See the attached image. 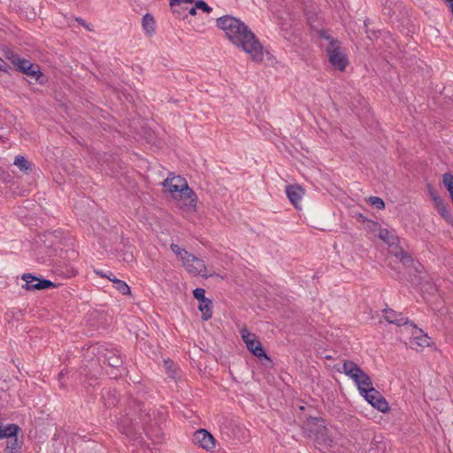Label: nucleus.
<instances>
[{"instance_id": "1", "label": "nucleus", "mask_w": 453, "mask_h": 453, "mask_svg": "<svg viewBox=\"0 0 453 453\" xmlns=\"http://www.w3.org/2000/svg\"><path fill=\"white\" fill-rule=\"evenodd\" d=\"M216 25L234 45L241 47L256 62L264 59L263 48L254 33L239 19L225 15L217 19Z\"/></svg>"}, {"instance_id": "2", "label": "nucleus", "mask_w": 453, "mask_h": 453, "mask_svg": "<svg viewBox=\"0 0 453 453\" xmlns=\"http://www.w3.org/2000/svg\"><path fill=\"white\" fill-rule=\"evenodd\" d=\"M87 354L95 356L96 360L91 359L88 362V365H84L81 367V374L87 376V369H88L92 377H96L99 373L102 363L116 369L122 367L123 357L119 349L111 346L95 344L88 349Z\"/></svg>"}, {"instance_id": "3", "label": "nucleus", "mask_w": 453, "mask_h": 453, "mask_svg": "<svg viewBox=\"0 0 453 453\" xmlns=\"http://www.w3.org/2000/svg\"><path fill=\"white\" fill-rule=\"evenodd\" d=\"M319 38L326 42V45L320 42L319 46L325 48L329 63L334 69L344 71L349 64V60L346 54L341 49V42L327 35L323 30L319 32Z\"/></svg>"}, {"instance_id": "4", "label": "nucleus", "mask_w": 453, "mask_h": 453, "mask_svg": "<svg viewBox=\"0 0 453 453\" xmlns=\"http://www.w3.org/2000/svg\"><path fill=\"white\" fill-rule=\"evenodd\" d=\"M379 237L388 245L389 252L399 258L404 265H411L413 262L411 255L404 250L400 238L393 230L381 228Z\"/></svg>"}, {"instance_id": "5", "label": "nucleus", "mask_w": 453, "mask_h": 453, "mask_svg": "<svg viewBox=\"0 0 453 453\" xmlns=\"http://www.w3.org/2000/svg\"><path fill=\"white\" fill-rule=\"evenodd\" d=\"M342 372L355 382L360 395L372 386L370 376L353 361H344Z\"/></svg>"}, {"instance_id": "6", "label": "nucleus", "mask_w": 453, "mask_h": 453, "mask_svg": "<svg viewBox=\"0 0 453 453\" xmlns=\"http://www.w3.org/2000/svg\"><path fill=\"white\" fill-rule=\"evenodd\" d=\"M182 266L186 269V271L194 275H201L204 278L211 276V274H208L207 268L203 259L196 257L193 254H189V257H186L182 262Z\"/></svg>"}, {"instance_id": "7", "label": "nucleus", "mask_w": 453, "mask_h": 453, "mask_svg": "<svg viewBox=\"0 0 453 453\" xmlns=\"http://www.w3.org/2000/svg\"><path fill=\"white\" fill-rule=\"evenodd\" d=\"M361 395L375 409L385 413L389 411L388 403L372 386L364 390Z\"/></svg>"}, {"instance_id": "8", "label": "nucleus", "mask_w": 453, "mask_h": 453, "mask_svg": "<svg viewBox=\"0 0 453 453\" xmlns=\"http://www.w3.org/2000/svg\"><path fill=\"white\" fill-rule=\"evenodd\" d=\"M241 336L246 344L247 349L257 357L268 358L265 349L261 343L257 340L254 334L250 333L246 327H243L240 331Z\"/></svg>"}, {"instance_id": "9", "label": "nucleus", "mask_w": 453, "mask_h": 453, "mask_svg": "<svg viewBox=\"0 0 453 453\" xmlns=\"http://www.w3.org/2000/svg\"><path fill=\"white\" fill-rule=\"evenodd\" d=\"M410 326L412 328V336L409 342L410 348L416 351H421L424 348L428 347L431 343L430 337L413 323H411Z\"/></svg>"}, {"instance_id": "10", "label": "nucleus", "mask_w": 453, "mask_h": 453, "mask_svg": "<svg viewBox=\"0 0 453 453\" xmlns=\"http://www.w3.org/2000/svg\"><path fill=\"white\" fill-rule=\"evenodd\" d=\"M193 296L199 302L198 309L202 312L203 320H209L212 316V302L205 296V290L196 288L193 290Z\"/></svg>"}, {"instance_id": "11", "label": "nucleus", "mask_w": 453, "mask_h": 453, "mask_svg": "<svg viewBox=\"0 0 453 453\" xmlns=\"http://www.w3.org/2000/svg\"><path fill=\"white\" fill-rule=\"evenodd\" d=\"M21 279L25 281L24 288L27 290H41L55 286L52 281L45 279H39L31 273H24Z\"/></svg>"}, {"instance_id": "12", "label": "nucleus", "mask_w": 453, "mask_h": 453, "mask_svg": "<svg viewBox=\"0 0 453 453\" xmlns=\"http://www.w3.org/2000/svg\"><path fill=\"white\" fill-rule=\"evenodd\" d=\"M193 441L199 447L211 451L216 447V440L213 435L205 429H199L193 434Z\"/></svg>"}, {"instance_id": "13", "label": "nucleus", "mask_w": 453, "mask_h": 453, "mask_svg": "<svg viewBox=\"0 0 453 453\" xmlns=\"http://www.w3.org/2000/svg\"><path fill=\"white\" fill-rule=\"evenodd\" d=\"M187 185V180L181 176L170 175L163 182V186L167 192L176 195H178L182 188H186Z\"/></svg>"}, {"instance_id": "14", "label": "nucleus", "mask_w": 453, "mask_h": 453, "mask_svg": "<svg viewBox=\"0 0 453 453\" xmlns=\"http://www.w3.org/2000/svg\"><path fill=\"white\" fill-rule=\"evenodd\" d=\"M175 198H180L187 200V203H184L185 206L188 208L191 211H196V204H197V196L194 192L192 188L188 187V185L186 186V188H182L181 191L174 196Z\"/></svg>"}, {"instance_id": "15", "label": "nucleus", "mask_w": 453, "mask_h": 453, "mask_svg": "<svg viewBox=\"0 0 453 453\" xmlns=\"http://www.w3.org/2000/svg\"><path fill=\"white\" fill-rule=\"evenodd\" d=\"M383 313H384V319L389 324H394L397 326H410L411 324V322H410L407 318H404L402 313H398L390 308H386L383 311Z\"/></svg>"}, {"instance_id": "16", "label": "nucleus", "mask_w": 453, "mask_h": 453, "mask_svg": "<svg viewBox=\"0 0 453 453\" xmlns=\"http://www.w3.org/2000/svg\"><path fill=\"white\" fill-rule=\"evenodd\" d=\"M304 192L303 189L297 185H288L286 187V195L290 203L299 209V203L303 198Z\"/></svg>"}, {"instance_id": "17", "label": "nucleus", "mask_w": 453, "mask_h": 453, "mask_svg": "<svg viewBox=\"0 0 453 453\" xmlns=\"http://www.w3.org/2000/svg\"><path fill=\"white\" fill-rule=\"evenodd\" d=\"M6 58L16 66V70L24 73L26 69L30 67V64H32L29 60L26 58H20L18 54L9 51L5 55Z\"/></svg>"}, {"instance_id": "18", "label": "nucleus", "mask_w": 453, "mask_h": 453, "mask_svg": "<svg viewBox=\"0 0 453 453\" xmlns=\"http://www.w3.org/2000/svg\"><path fill=\"white\" fill-rule=\"evenodd\" d=\"M13 165L25 173H30L33 169V164L21 155L15 157Z\"/></svg>"}, {"instance_id": "19", "label": "nucleus", "mask_w": 453, "mask_h": 453, "mask_svg": "<svg viewBox=\"0 0 453 453\" xmlns=\"http://www.w3.org/2000/svg\"><path fill=\"white\" fill-rule=\"evenodd\" d=\"M433 198L438 212L442 218L449 221L451 219V215L442 199L437 196H434Z\"/></svg>"}, {"instance_id": "20", "label": "nucleus", "mask_w": 453, "mask_h": 453, "mask_svg": "<svg viewBox=\"0 0 453 453\" xmlns=\"http://www.w3.org/2000/svg\"><path fill=\"white\" fill-rule=\"evenodd\" d=\"M142 24L143 29L149 35H151L155 32V19L150 13H146L142 17Z\"/></svg>"}, {"instance_id": "21", "label": "nucleus", "mask_w": 453, "mask_h": 453, "mask_svg": "<svg viewBox=\"0 0 453 453\" xmlns=\"http://www.w3.org/2000/svg\"><path fill=\"white\" fill-rule=\"evenodd\" d=\"M20 430L19 426L15 424H9L4 427H0V439L10 438L17 434V433Z\"/></svg>"}, {"instance_id": "22", "label": "nucleus", "mask_w": 453, "mask_h": 453, "mask_svg": "<svg viewBox=\"0 0 453 453\" xmlns=\"http://www.w3.org/2000/svg\"><path fill=\"white\" fill-rule=\"evenodd\" d=\"M111 281L114 284V288L123 295H128L131 293L129 286L123 280L117 279L113 276Z\"/></svg>"}, {"instance_id": "23", "label": "nucleus", "mask_w": 453, "mask_h": 453, "mask_svg": "<svg viewBox=\"0 0 453 453\" xmlns=\"http://www.w3.org/2000/svg\"><path fill=\"white\" fill-rule=\"evenodd\" d=\"M24 74L29 76V77H32L34 79H35L36 81L39 80V78L41 76H42V73L40 70V67L38 65L36 64H30V67L28 69H26V71L24 72Z\"/></svg>"}, {"instance_id": "24", "label": "nucleus", "mask_w": 453, "mask_h": 453, "mask_svg": "<svg viewBox=\"0 0 453 453\" xmlns=\"http://www.w3.org/2000/svg\"><path fill=\"white\" fill-rule=\"evenodd\" d=\"M21 442L19 441L17 434L7 438L6 450L17 451L20 449Z\"/></svg>"}, {"instance_id": "25", "label": "nucleus", "mask_w": 453, "mask_h": 453, "mask_svg": "<svg viewBox=\"0 0 453 453\" xmlns=\"http://www.w3.org/2000/svg\"><path fill=\"white\" fill-rule=\"evenodd\" d=\"M171 250L178 257V258L182 262L186 257H189V252L186 250L181 249L179 245L175 243H172L170 246Z\"/></svg>"}, {"instance_id": "26", "label": "nucleus", "mask_w": 453, "mask_h": 453, "mask_svg": "<svg viewBox=\"0 0 453 453\" xmlns=\"http://www.w3.org/2000/svg\"><path fill=\"white\" fill-rule=\"evenodd\" d=\"M173 13L180 19H185L187 17V8L184 7L182 4H177V6L171 7Z\"/></svg>"}, {"instance_id": "27", "label": "nucleus", "mask_w": 453, "mask_h": 453, "mask_svg": "<svg viewBox=\"0 0 453 453\" xmlns=\"http://www.w3.org/2000/svg\"><path fill=\"white\" fill-rule=\"evenodd\" d=\"M369 200L371 204L379 210H381L385 207L383 200L378 196H371Z\"/></svg>"}, {"instance_id": "28", "label": "nucleus", "mask_w": 453, "mask_h": 453, "mask_svg": "<svg viewBox=\"0 0 453 453\" xmlns=\"http://www.w3.org/2000/svg\"><path fill=\"white\" fill-rule=\"evenodd\" d=\"M195 4L197 9H200L206 13H210L212 11V8L210 7L203 0L196 1Z\"/></svg>"}, {"instance_id": "29", "label": "nucleus", "mask_w": 453, "mask_h": 453, "mask_svg": "<svg viewBox=\"0 0 453 453\" xmlns=\"http://www.w3.org/2000/svg\"><path fill=\"white\" fill-rule=\"evenodd\" d=\"M195 0H170V7H174L177 6V4H191L193 3Z\"/></svg>"}, {"instance_id": "30", "label": "nucleus", "mask_w": 453, "mask_h": 453, "mask_svg": "<svg viewBox=\"0 0 453 453\" xmlns=\"http://www.w3.org/2000/svg\"><path fill=\"white\" fill-rule=\"evenodd\" d=\"M96 274L100 275L101 277H104V278H107L108 280H111V279L113 278V276H115L110 271H106V272H103V271H96Z\"/></svg>"}, {"instance_id": "31", "label": "nucleus", "mask_w": 453, "mask_h": 453, "mask_svg": "<svg viewBox=\"0 0 453 453\" xmlns=\"http://www.w3.org/2000/svg\"><path fill=\"white\" fill-rule=\"evenodd\" d=\"M8 68L7 63L0 58V72L8 73Z\"/></svg>"}, {"instance_id": "32", "label": "nucleus", "mask_w": 453, "mask_h": 453, "mask_svg": "<svg viewBox=\"0 0 453 453\" xmlns=\"http://www.w3.org/2000/svg\"><path fill=\"white\" fill-rule=\"evenodd\" d=\"M196 5L188 10V14L191 16H195L196 14Z\"/></svg>"}, {"instance_id": "33", "label": "nucleus", "mask_w": 453, "mask_h": 453, "mask_svg": "<svg viewBox=\"0 0 453 453\" xmlns=\"http://www.w3.org/2000/svg\"><path fill=\"white\" fill-rule=\"evenodd\" d=\"M76 20H77V22H78L80 25H81V26H86V22H85V20H84L83 19H81V18H77V19H76Z\"/></svg>"}, {"instance_id": "34", "label": "nucleus", "mask_w": 453, "mask_h": 453, "mask_svg": "<svg viewBox=\"0 0 453 453\" xmlns=\"http://www.w3.org/2000/svg\"><path fill=\"white\" fill-rule=\"evenodd\" d=\"M4 453H19V452H17V451H12V450H6V449H5V450H4Z\"/></svg>"}, {"instance_id": "35", "label": "nucleus", "mask_w": 453, "mask_h": 453, "mask_svg": "<svg viewBox=\"0 0 453 453\" xmlns=\"http://www.w3.org/2000/svg\"><path fill=\"white\" fill-rule=\"evenodd\" d=\"M84 27H86L88 30H91V28L89 27V26L88 24H86V26H83Z\"/></svg>"}, {"instance_id": "36", "label": "nucleus", "mask_w": 453, "mask_h": 453, "mask_svg": "<svg viewBox=\"0 0 453 453\" xmlns=\"http://www.w3.org/2000/svg\"><path fill=\"white\" fill-rule=\"evenodd\" d=\"M63 375H64L63 372H61L58 374L59 378H61Z\"/></svg>"}]
</instances>
